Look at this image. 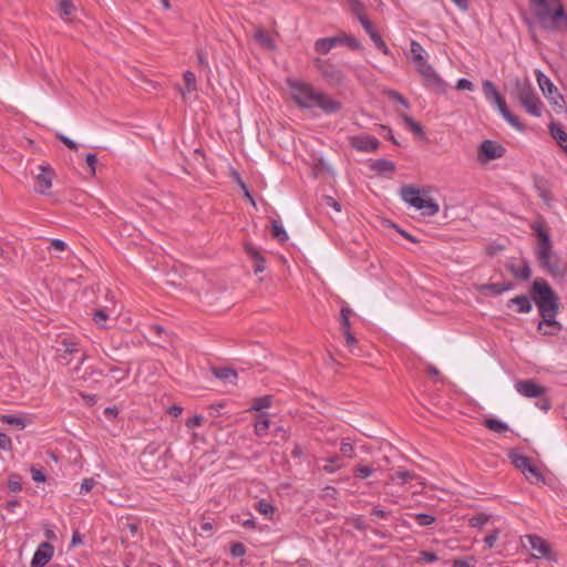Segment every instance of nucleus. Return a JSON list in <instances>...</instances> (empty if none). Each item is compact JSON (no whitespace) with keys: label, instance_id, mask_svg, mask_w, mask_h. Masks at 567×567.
<instances>
[{"label":"nucleus","instance_id":"nucleus-29","mask_svg":"<svg viewBox=\"0 0 567 567\" xmlns=\"http://www.w3.org/2000/svg\"><path fill=\"white\" fill-rule=\"evenodd\" d=\"M214 374L217 379L228 382H235L237 379V372L231 368L214 369Z\"/></svg>","mask_w":567,"mask_h":567},{"label":"nucleus","instance_id":"nucleus-54","mask_svg":"<svg viewBox=\"0 0 567 567\" xmlns=\"http://www.w3.org/2000/svg\"><path fill=\"white\" fill-rule=\"evenodd\" d=\"M388 95L392 100H394L398 103H400L404 109H409L410 107L409 101L401 93L392 90V91H389Z\"/></svg>","mask_w":567,"mask_h":567},{"label":"nucleus","instance_id":"nucleus-62","mask_svg":"<svg viewBox=\"0 0 567 567\" xmlns=\"http://www.w3.org/2000/svg\"><path fill=\"white\" fill-rule=\"evenodd\" d=\"M31 476H32V480L37 483L45 482L44 473L40 468H37L34 466L31 467Z\"/></svg>","mask_w":567,"mask_h":567},{"label":"nucleus","instance_id":"nucleus-60","mask_svg":"<svg viewBox=\"0 0 567 567\" xmlns=\"http://www.w3.org/2000/svg\"><path fill=\"white\" fill-rule=\"evenodd\" d=\"M62 346L64 347V352L68 354H72L78 351V344L73 340L64 339L62 341Z\"/></svg>","mask_w":567,"mask_h":567},{"label":"nucleus","instance_id":"nucleus-33","mask_svg":"<svg viewBox=\"0 0 567 567\" xmlns=\"http://www.w3.org/2000/svg\"><path fill=\"white\" fill-rule=\"evenodd\" d=\"M184 82H185V86H186V90H179L181 94L184 96L186 93H190V92H194L196 91L197 89V85H196V75L194 72L192 71H186L184 73Z\"/></svg>","mask_w":567,"mask_h":567},{"label":"nucleus","instance_id":"nucleus-35","mask_svg":"<svg viewBox=\"0 0 567 567\" xmlns=\"http://www.w3.org/2000/svg\"><path fill=\"white\" fill-rule=\"evenodd\" d=\"M374 471L375 470L370 465L357 464L353 467V476L355 478L364 480L371 476L374 473Z\"/></svg>","mask_w":567,"mask_h":567},{"label":"nucleus","instance_id":"nucleus-3","mask_svg":"<svg viewBox=\"0 0 567 567\" xmlns=\"http://www.w3.org/2000/svg\"><path fill=\"white\" fill-rule=\"evenodd\" d=\"M529 6L542 29L567 31V14L560 0H529Z\"/></svg>","mask_w":567,"mask_h":567},{"label":"nucleus","instance_id":"nucleus-28","mask_svg":"<svg viewBox=\"0 0 567 567\" xmlns=\"http://www.w3.org/2000/svg\"><path fill=\"white\" fill-rule=\"evenodd\" d=\"M270 420L267 414H260L255 423V434L259 437L268 433Z\"/></svg>","mask_w":567,"mask_h":567},{"label":"nucleus","instance_id":"nucleus-51","mask_svg":"<svg viewBox=\"0 0 567 567\" xmlns=\"http://www.w3.org/2000/svg\"><path fill=\"white\" fill-rule=\"evenodd\" d=\"M475 563L474 557L456 558L453 560L452 567H474Z\"/></svg>","mask_w":567,"mask_h":567},{"label":"nucleus","instance_id":"nucleus-52","mask_svg":"<svg viewBox=\"0 0 567 567\" xmlns=\"http://www.w3.org/2000/svg\"><path fill=\"white\" fill-rule=\"evenodd\" d=\"M358 20L360 21V23L362 24L363 29L365 30L370 38H372V34L378 33L372 22L367 18V16L359 17Z\"/></svg>","mask_w":567,"mask_h":567},{"label":"nucleus","instance_id":"nucleus-57","mask_svg":"<svg viewBox=\"0 0 567 567\" xmlns=\"http://www.w3.org/2000/svg\"><path fill=\"white\" fill-rule=\"evenodd\" d=\"M96 482L94 478H85L83 480L80 488V494L85 495L90 493L95 486Z\"/></svg>","mask_w":567,"mask_h":567},{"label":"nucleus","instance_id":"nucleus-14","mask_svg":"<svg viewBox=\"0 0 567 567\" xmlns=\"http://www.w3.org/2000/svg\"><path fill=\"white\" fill-rule=\"evenodd\" d=\"M516 391L525 398H540L545 394L546 388L533 380H520L515 383Z\"/></svg>","mask_w":567,"mask_h":567},{"label":"nucleus","instance_id":"nucleus-27","mask_svg":"<svg viewBox=\"0 0 567 567\" xmlns=\"http://www.w3.org/2000/svg\"><path fill=\"white\" fill-rule=\"evenodd\" d=\"M483 425L495 433H505L509 430L508 425L505 422L494 417L485 419L483 421Z\"/></svg>","mask_w":567,"mask_h":567},{"label":"nucleus","instance_id":"nucleus-25","mask_svg":"<svg viewBox=\"0 0 567 567\" xmlns=\"http://www.w3.org/2000/svg\"><path fill=\"white\" fill-rule=\"evenodd\" d=\"M400 116H401L404 125L411 132H413V134H415L416 136H419L422 140L425 138V132L423 130V126L419 122L414 121L410 115H408L405 113H402Z\"/></svg>","mask_w":567,"mask_h":567},{"label":"nucleus","instance_id":"nucleus-56","mask_svg":"<svg viewBox=\"0 0 567 567\" xmlns=\"http://www.w3.org/2000/svg\"><path fill=\"white\" fill-rule=\"evenodd\" d=\"M230 554L234 557H243L246 554V547L241 543H234L230 546Z\"/></svg>","mask_w":567,"mask_h":567},{"label":"nucleus","instance_id":"nucleus-16","mask_svg":"<svg viewBox=\"0 0 567 567\" xmlns=\"http://www.w3.org/2000/svg\"><path fill=\"white\" fill-rule=\"evenodd\" d=\"M39 173L35 175L38 186L35 190L40 194H47L49 189L52 187V179L54 176V172L50 166L40 165L38 167Z\"/></svg>","mask_w":567,"mask_h":567},{"label":"nucleus","instance_id":"nucleus-39","mask_svg":"<svg viewBox=\"0 0 567 567\" xmlns=\"http://www.w3.org/2000/svg\"><path fill=\"white\" fill-rule=\"evenodd\" d=\"M526 477L532 482V483H540V482H544V476L543 474L540 473V471L533 464H530L527 468H526Z\"/></svg>","mask_w":567,"mask_h":567},{"label":"nucleus","instance_id":"nucleus-34","mask_svg":"<svg viewBox=\"0 0 567 567\" xmlns=\"http://www.w3.org/2000/svg\"><path fill=\"white\" fill-rule=\"evenodd\" d=\"M353 315L352 309L349 306H344L340 311V326L341 330H351L350 317Z\"/></svg>","mask_w":567,"mask_h":567},{"label":"nucleus","instance_id":"nucleus-31","mask_svg":"<svg viewBox=\"0 0 567 567\" xmlns=\"http://www.w3.org/2000/svg\"><path fill=\"white\" fill-rule=\"evenodd\" d=\"M371 167L380 174L393 173L395 171L394 163L388 159H377Z\"/></svg>","mask_w":567,"mask_h":567},{"label":"nucleus","instance_id":"nucleus-61","mask_svg":"<svg viewBox=\"0 0 567 567\" xmlns=\"http://www.w3.org/2000/svg\"><path fill=\"white\" fill-rule=\"evenodd\" d=\"M0 449L10 451L12 449V441L6 433H0Z\"/></svg>","mask_w":567,"mask_h":567},{"label":"nucleus","instance_id":"nucleus-47","mask_svg":"<svg viewBox=\"0 0 567 567\" xmlns=\"http://www.w3.org/2000/svg\"><path fill=\"white\" fill-rule=\"evenodd\" d=\"M109 372L115 378L117 381H122L126 379L130 374V369L123 370L113 365H107Z\"/></svg>","mask_w":567,"mask_h":567},{"label":"nucleus","instance_id":"nucleus-46","mask_svg":"<svg viewBox=\"0 0 567 567\" xmlns=\"http://www.w3.org/2000/svg\"><path fill=\"white\" fill-rule=\"evenodd\" d=\"M339 38H340V44L343 43L347 47H349L351 50H359L361 48L360 42L352 35L344 34Z\"/></svg>","mask_w":567,"mask_h":567},{"label":"nucleus","instance_id":"nucleus-11","mask_svg":"<svg viewBox=\"0 0 567 567\" xmlns=\"http://www.w3.org/2000/svg\"><path fill=\"white\" fill-rule=\"evenodd\" d=\"M506 153V148L492 140H484L477 151V161L481 164H486L491 161L502 158Z\"/></svg>","mask_w":567,"mask_h":567},{"label":"nucleus","instance_id":"nucleus-30","mask_svg":"<svg viewBox=\"0 0 567 567\" xmlns=\"http://www.w3.org/2000/svg\"><path fill=\"white\" fill-rule=\"evenodd\" d=\"M75 7L71 0H62L59 3V14L62 19L70 21Z\"/></svg>","mask_w":567,"mask_h":567},{"label":"nucleus","instance_id":"nucleus-53","mask_svg":"<svg viewBox=\"0 0 567 567\" xmlns=\"http://www.w3.org/2000/svg\"><path fill=\"white\" fill-rule=\"evenodd\" d=\"M340 453L344 457L352 458L354 456V447L349 442H341L340 444Z\"/></svg>","mask_w":567,"mask_h":567},{"label":"nucleus","instance_id":"nucleus-38","mask_svg":"<svg viewBox=\"0 0 567 567\" xmlns=\"http://www.w3.org/2000/svg\"><path fill=\"white\" fill-rule=\"evenodd\" d=\"M410 47L412 62L421 61L426 55L424 48L416 40H412Z\"/></svg>","mask_w":567,"mask_h":567},{"label":"nucleus","instance_id":"nucleus-41","mask_svg":"<svg viewBox=\"0 0 567 567\" xmlns=\"http://www.w3.org/2000/svg\"><path fill=\"white\" fill-rule=\"evenodd\" d=\"M270 405H271V396L264 395V396L256 398L254 400L252 410L262 411L265 409L270 408Z\"/></svg>","mask_w":567,"mask_h":567},{"label":"nucleus","instance_id":"nucleus-37","mask_svg":"<svg viewBox=\"0 0 567 567\" xmlns=\"http://www.w3.org/2000/svg\"><path fill=\"white\" fill-rule=\"evenodd\" d=\"M272 237L281 244L289 239L287 231L277 220H272Z\"/></svg>","mask_w":567,"mask_h":567},{"label":"nucleus","instance_id":"nucleus-26","mask_svg":"<svg viewBox=\"0 0 567 567\" xmlns=\"http://www.w3.org/2000/svg\"><path fill=\"white\" fill-rule=\"evenodd\" d=\"M508 269L515 278L520 280H528L532 276V270L527 261H524L519 266L511 265Z\"/></svg>","mask_w":567,"mask_h":567},{"label":"nucleus","instance_id":"nucleus-43","mask_svg":"<svg viewBox=\"0 0 567 567\" xmlns=\"http://www.w3.org/2000/svg\"><path fill=\"white\" fill-rule=\"evenodd\" d=\"M107 318H109V313H107L106 309H104V308L97 309L93 313V321L100 328H106L105 322H106Z\"/></svg>","mask_w":567,"mask_h":567},{"label":"nucleus","instance_id":"nucleus-13","mask_svg":"<svg viewBox=\"0 0 567 567\" xmlns=\"http://www.w3.org/2000/svg\"><path fill=\"white\" fill-rule=\"evenodd\" d=\"M527 539L535 558H546L549 560L554 559L551 556L550 546L544 538L537 535H528Z\"/></svg>","mask_w":567,"mask_h":567},{"label":"nucleus","instance_id":"nucleus-23","mask_svg":"<svg viewBox=\"0 0 567 567\" xmlns=\"http://www.w3.org/2000/svg\"><path fill=\"white\" fill-rule=\"evenodd\" d=\"M246 252L254 260V271H255V274L262 272L265 270L266 260L261 256V254L256 248H254L250 245L246 246Z\"/></svg>","mask_w":567,"mask_h":567},{"label":"nucleus","instance_id":"nucleus-10","mask_svg":"<svg viewBox=\"0 0 567 567\" xmlns=\"http://www.w3.org/2000/svg\"><path fill=\"white\" fill-rule=\"evenodd\" d=\"M530 228L538 240L535 252L536 255H542V257L545 258L546 255L553 249V243L547 223L543 218H538L530 225Z\"/></svg>","mask_w":567,"mask_h":567},{"label":"nucleus","instance_id":"nucleus-40","mask_svg":"<svg viewBox=\"0 0 567 567\" xmlns=\"http://www.w3.org/2000/svg\"><path fill=\"white\" fill-rule=\"evenodd\" d=\"M416 474L410 472L408 470H400L394 475L391 476V481H400L401 484H404L411 480H414Z\"/></svg>","mask_w":567,"mask_h":567},{"label":"nucleus","instance_id":"nucleus-24","mask_svg":"<svg viewBox=\"0 0 567 567\" xmlns=\"http://www.w3.org/2000/svg\"><path fill=\"white\" fill-rule=\"evenodd\" d=\"M508 457H509L512 464L516 468L520 470L523 474H526V468L532 464V461L529 457H527L523 454H519L516 451H511L508 453Z\"/></svg>","mask_w":567,"mask_h":567},{"label":"nucleus","instance_id":"nucleus-4","mask_svg":"<svg viewBox=\"0 0 567 567\" xmlns=\"http://www.w3.org/2000/svg\"><path fill=\"white\" fill-rule=\"evenodd\" d=\"M509 94L529 115L542 116L543 103L528 79H515Z\"/></svg>","mask_w":567,"mask_h":567},{"label":"nucleus","instance_id":"nucleus-64","mask_svg":"<svg viewBox=\"0 0 567 567\" xmlns=\"http://www.w3.org/2000/svg\"><path fill=\"white\" fill-rule=\"evenodd\" d=\"M49 249L64 251L66 249V244L61 239H52Z\"/></svg>","mask_w":567,"mask_h":567},{"label":"nucleus","instance_id":"nucleus-44","mask_svg":"<svg viewBox=\"0 0 567 567\" xmlns=\"http://www.w3.org/2000/svg\"><path fill=\"white\" fill-rule=\"evenodd\" d=\"M1 421L3 423L10 424V425H16L20 429H23L27 425L25 420L23 417L10 415V414L2 415Z\"/></svg>","mask_w":567,"mask_h":567},{"label":"nucleus","instance_id":"nucleus-20","mask_svg":"<svg viewBox=\"0 0 567 567\" xmlns=\"http://www.w3.org/2000/svg\"><path fill=\"white\" fill-rule=\"evenodd\" d=\"M338 44H340L339 37L321 38L316 41L315 49L321 54H327Z\"/></svg>","mask_w":567,"mask_h":567},{"label":"nucleus","instance_id":"nucleus-59","mask_svg":"<svg viewBox=\"0 0 567 567\" xmlns=\"http://www.w3.org/2000/svg\"><path fill=\"white\" fill-rule=\"evenodd\" d=\"M56 138L59 141H61L68 148L72 150V151H78V148H79L78 144L74 141H72L71 138H69L68 136L58 133Z\"/></svg>","mask_w":567,"mask_h":567},{"label":"nucleus","instance_id":"nucleus-15","mask_svg":"<svg viewBox=\"0 0 567 567\" xmlns=\"http://www.w3.org/2000/svg\"><path fill=\"white\" fill-rule=\"evenodd\" d=\"M53 554L54 547L52 544L48 542L41 543L32 557L30 567H44L51 560Z\"/></svg>","mask_w":567,"mask_h":567},{"label":"nucleus","instance_id":"nucleus-5","mask_svg":"<svg viewBox=\"0 0 567 567\" xmlns=\"http://www.w3.org/2000/svg\"><path fill=\"white\" fill-rule=\"evenodd\" d=\"M169 449L158 442L148 443L140 455V464L146 474H158L167 470Z\"/></svg>","mask_w":567,"mask_h":567},{"label":"nucleus","instance_id":"nucleus-8","mask_svg":"<svg viewBox=\"0 0 567 567\" xmlns=\"http://www.w3.org/2000/svg\"><path fill=\"white\" fill-rule=\"evenodd\" d=\"M416 71L424 79L426 86L432 87L436 93L444 94L447 89L446 82L436 73L433 66L427 63L426 58H422L421 61H414Z\"/></svg>","mask_w":567,"mask_h":567},{"label":"nucleus","instance_id":"nucleus-48","mask_svg":"<svg viewBox=\"0 0 567 567\" xmlns=\"http://www.w3.org/2000/svg\"><path fill=\"white\" fill-rule=\"evenodd\" d=\"M488 519H489V516H487L485 514H478L470 519V526L481 528L485 524H487Z\"/></svg>","mask_w":567,"mask_h":567},{"label":"nucleus","instance_id":"nucleus-49","mask_svg":"<svg viewBox=\"0 0 567 567\" xmlns=\"http://www.w3.org/2000/svg\"><path fill=\"white\" fill-rule=\"evenodd\" d=\"M371 40L373 41V43L375 44V47L385 55H389L390 54V50L388 48V45L385 44V42L382 40L381 35L379 33L377 34H372V38Z\"/></svg>","mask_w":567,"mask_h":567},{"label":"nucleus","instance_id":"nucleus-1","mask_svg":"<svg viewBox=\"0 0 567 567\" xmlns=\"http://www.w3.org/2000/svg\"><path fill=\"white\" fill-rule=\"evenodd\" d=\"M532 297L543 318L537 326V330L544 336H556L563 330L560 322L556 320L559 310V299L549 284L537 278L532 286Z\"/></svg>","mask_w":567,"mask_h":567},{"label":"nucleus","instance_id":"nucleus-50","mask_svg":"<svg viewBox=\"0 0 567 567\" xmlns=\"http://www.w3.org/2000/svg\"><path fill=\"white\" fill-rule=\"evenodd\" d=\"M349 4L352 13L359 19V17L365 16L363 4L360 0H349Z\"/></svg>","mask_w":567,"mask_h":567},{"label":"nucleus","instance_id":"nucleus-18","mask_svg":"<svg viewBox=\"0 0 567 567\" xmlns=\"http://www.w3.org/2000/svg\"><path fill=\"white\" fill-rule=\"evenodd\" d=\"M538 262L542 268H544L548 274L556 276L560 274L559 259L553 249L546 255V257H542V255H536Z\"/></svg>","mask_w":567,"mask_h":567},{"label":"nucleus","instance_id":"nucleus-22","mask_svg":"<svg viewBox=\"0 0 567 567\" xmlns=\"http://www.w3.org/2000/svg\"><path fill=\"white\" fill-rule=\"evenodd\" d=\"M513 305L517 306V312L528 313L533 306L529 298L525 295L516 296L508 300L507 307L511 308Z\"/></svg>","mask_w":567,"mask_h":567},{"label":"nucleus","instance_id":"nucleus-55","mask_svg":"<svg viewBox=\"0 0 567 567\" xmlns=\"http://www.w3.org/2000/svg\"><path fill=\"white\" fill-rule=\"evenodd\" d=\"M8 487L11 492H20L22 489V484L18 475L10 476Z\"/></svg>","mask_w":567,"mask_h":567},{"label":"nucleus","instance_id":"nucleus-36","mask_svg":"<svg viewBox=\"0 0 567 567\" xmlns=\"http://www.w3.org/2000/svg\"><path fill=\"white\" fill-rule=\"evenodd\" d=\"M342 466H343V463L341 461V457L338 455H334V456L327 458V464L323 465L322 470L326 473H334Z\"/></svg>","mask_w":567,"mask_h":567},{"label":"nucleus","instance_id":"nucleus-42","mask_svg":"<svg viewBox=\"0 0 567 567\" xmlns=\"http://www.w3.org/2000/svg\"><path fill=\"white\" fill-rule=\"evenodd\" d=\"M256 509L261 514V515H265V516H268L270 517L274 512H275V507L271 503L267 502L266 499H261L259 501L257 504H256Z\"/></svg>","mask_w":567,"mask_h":567},{"label":"nucleus","instance_id":"nucleus-58","mask_svg":"<svg viewBox=\"0 0 567 567\" xmlns=\"http://www.w3.org/2000/svg\"><path fill=\"white\" fill-rule=\"evenodd\" d=\"M497 538H498V530L494 529L492 533H489L488 535L485 536V538H484L485 546L488 549L493 548Z\"/></svg>","mask_w":567,"mask_h":567},{"label":"nucleus","instance_id":"nucleus-63","mask_svg":"<svg viewBox=\"0 0 567 567\" xmlns=\"http://www.w3.org/2000/svg\"><path fill=\"white\" fill-rule=\"evenodd\" d=\"M85 162H86L87 166L90 167L91 174L94 175L95 174V166L97 164L96 155L92 154V153L86 154Z\"/></svg>","mask_w":567,"mask_h":567},{"label":"nucleus","instance_id":"nucleus-21","mask_svg":"<svg viewBox=\"0 0 567 567\" xmlns=\"http://www.w3.org/2000/svg\"><path fill=\"white\" fill-rule=\"evenodd\" d=\"M549 133L567 154V133L563 130V127L559 124L550 123Z\"/></svg>","mask_w":567,"mask_h":567},{"label":"nucleus","instance_id":"nucleus-9","mask_svg":"<svg viewBox=\"0 0 567 567\" xmlns=\"http://www.w3.org/2000/svg\"><path fill=\"white\" fill-rule=\"evenodd\" d=\"M315 65L329 85L341 86L346 84L347 76L343 71L329 60L317 58L315 59Z\"/></svg>","mask_w":567,"mask_h":567},{"label":"nucleus","instance_id":"nucleus-12","mask_svg":"<svg viewBox=\"0 0 567 567\" xmlns=\"http://www.w3.org/2000/svg\"><path fill=\"white\" fill-rule=\"evenodd\" d=\"M350 145L360 152H375L380 142L377 137L368 134L355 135L349 138Z\"/></svg>","mask_w":567,"mask_h":567},{"label":"nucleus","instance_id":"nucleus-32","mask_svg":"<svg viewBox=\"0 0 567 567\" xmlns=\"http://www.w3.org/2000/svg\"><path fill=\"white\" fill-rule=\"evenodd\" d=\"M254 37L260 45L268 48V49L274 48V41H272L271 37L269 35V33L265 29H261V28L257 29L255 31Z\"/></svg>","mask_w":567,"mask_h":567},{"label":"nucleus","instance_id":"nucleus-19","mask_svg":"<svg viewBox=\"0 0 567 567\" xmlns=\"http://www.w3.org/2000/svg\"><path fill=\"white\" fill-rule=\"evenodd\" d=\"M478 291L483 293H491L493 296H499L505 291L514 289L513 282H496V284H483L478 288Z\"/></svg>","mask_w":567,"mask_h":567},{"label":"nucleus","instance_id":"nucleus-45","mask_svg":"<svg viewBox=\"0 0 567 567\" xmlns=\"http://www.w3.org/2000/svg\"><path fill=\"white\" fill-rule=\"evenodd\" d=\"M412 516L414 517V519L417 522V524L420 526H430L435 522L434 516H432L430 514H425V513L412 514Z\"/></svg>","mask_w":567,"mask_h":567},{"label":"nucleus","instance_id":"nucleus-7","mask_svg":"<svg viewBox=\"0 0 567 567\" xmlns=\"http://www.w3.org/2000/svg\"><path fill=\"white\" fill-rule=\"evenodd\" d=\"M483 91L487 100L492 101L498 109L502 116L516 130L523 132L525 130L524 124L520 123L519 118L513 114L504 100L499 94L497 87L489 80L483 82Z\"/></svg>","mask_w":567,"mask_h":567},{"label":"nucleus","instance_id":"nucleus-17","mask_svg":"<svg viewBox=\"0 0 567 567\" xmlns=\"http://www.w3.org/2000/svg\"><path fill=\"white\" fill-rule=\"evenodd\" d=\"M537 82L544 95L551 100L555 104L558 103L557 100L563 101V96L558 93L557 87L553 84L550 79L546 76L544 73H537Z\"/></svg>","mask_w":567,"mask_h":567},{"label":"nucleus","instance_id":"nucleus-6","mask_svg":"<svg viewBox=\"0 0 567 567\" xmlns=\"http://www.w3.org/2000/svg\"><path fill=\"white\" fill-rule=\"evenodd\" d=\"M400 193L405 203L421 210L424 216H434L440 210L437 203L432 198L423 197L420 190L413 186H403Z\"/></svg>","mask_w":567,"mask_h":567},{"label":"nucleus","instance_id":"nucleus-2","mask_svg":"<svg viewBox=\"0 0 567 567\" xmlns=\"http://www.w3.org/2000/svg\"><path fill=\"white\" fill-rule=\"evenodd\" d=\"M290 95L300 109L318 107L326 114H333L341 110L342 104L322 91H318L310 83L298 80H287Z\"/></svg>","mask_w":567,"mask_h":567}]
</instances>
